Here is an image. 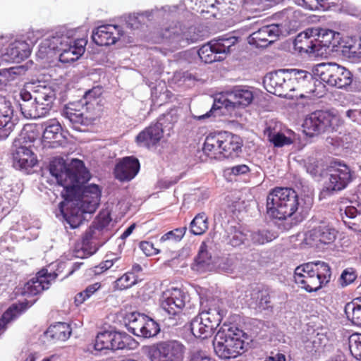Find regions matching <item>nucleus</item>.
I'll use <instances>...</instances> for the list:
<instances>
[{"label":"nucleus","mask_w":361,"mask_h":361,"mask_svg":"<svg viewBox=\"0 0 361 361\" xmlns=\"http://www.w3.org/2000/svg\"><path fill=\"white\" fill-rule=\"evenodd\" d=\"M50 174L59 185L63 187L61 192L64 201L59 204V214L71 228L80 226L85 219L84 214L94 213L99 206L101 191L95 184L84 185L90 178L84 163L73 159L66 164L62 158H55L49 164Z\"/></svg>","instance_id":"nucleus-1"},{"label":"nucleus","mask_w":361,"mask_h":361,"mask_svg":"<svg viewBox=\"0 0 361 361\" xmlns=\"http://www.w3.org/2000/svg\"><path fill=\"white\" fill-rule=\"evenodd\" d=\"M313 204L310 196L299 197L290 188H276L267 198V213L279 220L286 219L294 215L296 221H301L308 214Z\"/></svg>","instance_id":"nucleus-2"},{"label":"nucleus","mask_w":361,"mask_h":361,"mask_svg":"<svg viewBox=\"0 0 361 361\" xmlns=\"http://www.w3.org/2000/svg\"><path fill=\"white\" fill-rule=\"evenodd\" d=\"M75 32L66 27H59L49 33L41 42L37 56L44 59L59 54L63 63L73 62L84 54L87 40L74 37Z\"/></svg>","instance_id":"nucleus-3"},{"label":"nucleus","mask_w":361,"mask_h":361,"mask_svg":"<svg viewBox=\"0 0 361 361\" xmlns=\"http://www.w3.org/2000/svg\"><path fill=\"white\" fill-rule=\"evenodd\" d=\"M343 37L341 33L332 30L313 27L300 33L295 39V46L300 52L319 55L323 47L338 51Z\"/></svg>","instance_id":"nucleus-4"},{"label":"nucleus","mask_w":361,"mask_h":361,"mask_svg":"<svg viewBox=\"0 0 361 361\" xmlns=\"http://www.w3.org/2000/svg\"><path fill=\"white\" fill-rule=\"evenodd\" d=\"M331 276L329 264L320 261L301 264L294 271L295 282L308 293L316 292L326 286Z\"/></svg>","instance_id":"nucleus-5"},{"label":"nucleus","mask_w":361,"mask_h":361,"mask_svg":"<svg viewBox=\"0 0 361 361\" xmlns=\"http://www.w3.org/2000/svg\"><path fill=\"white\" fill-rule=\"evenodd\" d=\"M245 334L235 326L224 324L213 342L216 355L221 359L235 358L245 351Z\"/></svg>","instance_id":"nucleus-6"},{"label":"nucleus","mask_w":361,"mask_h":361,"mask_svg":"<svg viewBox=\"0 0 361 361\" xmlns=\"http://www.w3.org/2000/svg\"><path fill=\"white\" fill-rule=\"evenodd\" d=\"M254 97L255 92L252 87L245 85L233 86L216 94L210 111L198 116L197 119L209 118L214 111L223 106L228 111L245 108L252 104Z\"/></svg>","instance_id":"nucleus-7"},{"label":"nucleus","mask_w":361,"mask_h":361,"mask_svg":"<svg viewBox=\"0 0 361 361\" xmlns=\"http://www.w3.org/2000/svg\"><path fill=\"white\" fill-rule=\"evenodd\" d=\"M161 43L166 50L174 51L180 47H184L190 43L202 39L203 35L195 26L183 27L179 23H175L165 28L161 32Z\"/></svg>","instance_id":"nucleus-8"},{"label":"nucleus","mask_w":361,"mask_h":361,"mask_svg":"<svg viewBox=\"0 0 361 361\" xmlns=\"http://www.w3.org/2000/svg\"><path fill=\"white\" fill-rule=\"evenodd\" d=\"M314 75L322 82L338 88H344L352 82V74L336 63H321L313 68Z\"/></svg>","instance_id":"nucleus-9"},{"label":"nucleus","mask_w":361,"mask_h":361,"mask_svg":"<svg viewBox=\"0 0 361 361\" xmlns=\"http://www.w3.org/2000/svg\"><path fill=\"white\" fill-rule=\"evenodd\" d=\"M224 317L219 307L202 311L190 322L191 332L196 338H207L213 335Z\"/></svg>","instance_id":"nucleus-10"},{"label":"nucleus","mask_w":361,"mask_h":361,"mask_svg":"<svg viewBox=\"0 0 361 361\" xmlns=\"http://www.w3.org/2000/svg\"><path fill=\"white\" fill-rule=\"evenodd\" d=\"M110 217L109 214H99L92 225L85 232L82 238V244L80 249H77L75 255L78 258H87L97 250V247L94 238L99 237L102 231L110 222Z\"/></svg>","instance_id":"nucleus-11"},{"label":"nucleus","mask_w":361,"mask_h":361,"mask_svg":"<svg viewBox=\"0 0 361 361\" xmlns=\"http://www.w3.org/2000/svg\"><path fill=\"white\" fill-rule=\"evenodd\" d=\"M134 343L131 336L126 333L105 331L97 335L94 349L97 351H115L125 348L130 349Z\"/></svg>","instance_id":"nucleus-12"},{"label":"nucleus","mask_w":361,"mask_h":361,"mask_svg":"<svg viewBox=\"0 0 361 361\" xmlns=\"http://www.w3.org/2000/svg\"><path fill=\"white\" fill-rule=\"evenodd\" d=\"M353 171L350 167L341 161L336 162L329 169L324 190L329 193L344 190L353 180Z\"/></svg>","instance_id":"nucleus-13"},{"label":"nucleus","mask_w":361,"mask_h":361,"mask_svg":"<svg viewBox=\"0 0 361 361\" xmlns=\"http://www.w3.org/2000/svg\"><path fill=\"white\" fill-rule=\"evenodd\" d=\"M185 347L177 341H167L157 343L149 351L151 361H181Z\"/></svg>","instance_id":"nucleus-14"},{"label":"nucleus","mask_w":361,"mask_h":361,"mask_svg":"<svg viewBox=\"0 0 361 361\" xmlns=\"http://www.w3.org/2000/svg\"><path fill=\"white\" fill-rule=\"evenodd\" d=\"M26 88L31 92L35 102L49 114L56 97V87L45 82L38 81L27 85Z\"/></svg>","instance_id":"nucleus-15"},{"label":"nucleus","mask_w":361,"mask_h":361,"mask_svg":"<svg viewBox=\"0 0 361 361\" xmlns=\"http://www.w3.org/2000/svg\"><path fill=\"white\" fill-rule=\"evenodd\" d=\"M333 117L325 111H316L309 114L302 123L303 132L310 137L319 135L331 129Z\"/></svg>","instance_id":"nucleus-16"},{"label":"nucleus","mask_w":361,"mask_h":361,"mask_svg":"<svg viewBox=\"0 0 361 361\" xmlns=\"http://www.w3.org/2000/svg\"><path fill=\"white\" fill-rule=\"evenodd\" d=\"M188 295L181 289L171 288L165 290L161 296V307L169 316V319L178 316L185 307Z\"/></svg>","instance_id":"nucleus-17"},{"label":"nucleus","mask_w":361,"mask_h":361,"mask_svg":"<svg viewBox=\"0 0 361 361\" xmlns=\"http://www.w3.org/2000/svg\"><path fill=\"white\" fill-rule=\"evenodd\" d=\"M338 231L328 222L321 221L305 234V241L311 245H329L334 242Z\"/></svg>","instance_id":"nucleus-18"},{"label":"nucleus","mask_w":361,"mask_h":361,"mask_svg":"<svg viewBox=\"0 0 361 361\" xmlns=\"http://www.w3.org/2000/svg\"><path fill=\"white\" fill-rule=\"evenodd\" d=\"M263 82L269 92L279 97L284 96V92L292 90L288 82L287 69H280L269 73L265 75Z\"/></svg>","instance_id":"nucleus-19"},{"label":"nucleus","mask_w":361,"mask_h":361,"mask_svg":"<svg viewBox=\"0 0 361 361\" xmlns=\"http://www.w3.org/2000/svg\"><path fill=\"white\" fill-rule=\"evenodd\" d=\"M123 35L124 32L121 26L107 24L94 29L92 38L99 46H109L115 44Z\"/></svg>","instance_id":"nucleus-20"},{"label":"nucleus","mask_w":361,"mask_h":361,"mask_svg":"<svg viewBox=\"0 0 361 361\" xmlns=\"http://www.w3.org/2000/svg\"><path fill=\"white\" fill-rule=\"evenodd\" d=\"M57 277L55 272L48 273L47 269L39 271L35 277L28 281L24 286L23 293L27 295H35L44 290L48 289L51 281Z\"/></svg>","instance_id":"nucleus-21"},{"label":"nucleus","mask_w":361,"mask_h":361,"mask_svg":"<svg viewBox=\"0 0 361 361\" xmlns=\"http://www.w3.org/2000/svg\"><path fill=\"white\" fill-rule=\"evenodd\" d=\"M281 33L279 24L264 25L250 35L249 43L258 47H266L274 42Z\"/></svg>","instance_id":"nucleus-22"},{"label":"nucleus","mask_w":361,"mask_h":361,"mask_svg":"<svg viewBox=\"0 0 361 361\" xmlns=\"http://www.w3.org/2000/svg\"><path fill=\"white\" fill-rule=\"evenodd\" d=\"M163 119L160 118L157 123L145 128L136 136L135 140L139 146L149 149L159 142L164 133Z\"/></svg>","instance_id":"nucleus-23"},{"label":"nucleus","mask_w":361,"mask_h":361,"mask_svg":"<svg viewBox=\"0 0 361 361\" xmlns=\"http://www.w3.org/2000/svg\"><path fill=\"white\" fill-rule=\"evenodd\" d=\"M21 102L19 103L20 111L27 118L37 119L48 114L44 109L37 104L31 92L27 89H22L19 94Z\"/></svg>","instance_id":"nucleus-24"},{"label":"nucleus","mask_w":361,"mask_h":361,"mask_svg":"<svg viewBox=\"0 0 361 361\" xmlns=\"http://www.w3.org/2000/svg\"><path fill=\"white\" fill-rule=\"evenodd\" d=\"M102 90L101 87H94L85 93L83 97L78 102V105L81 106L87 113H90V115L96 118L100 115L102 111Z\"/></svg>","instance_id":"nucleus-25"},{"label":"nucleus","mask_w":361,"mask_h":361,"mask_svg":"<svg viewBox=\"0 0 361 361\" xmlns=\"http://www.w3.org/2000/svg\"><path fill=\"white\" fill-rule=\"evenodd\" d=\"M13 113L11 102L0 95V140L6 139L15 127Z\"/></svg>","instance_id":"nucleus-26"},{"label":"nucleus","mask_w":361,"mask_h":361,"mask_svg":"<svg viewBox=\"0 0 361 361\" xmlns=\"http://www.w3.org/2000/svg\"><path fill=\"white\" fill-rule=\"evenodd\" d=\"M140 170V162L137 158L126 157L116 165L115 177L120 181H129L134 178Z\"/></svg>","instance_id":"nucleus-27"},{"label":"nucleus","mask_w":361,"mask_h":361,"mask_svg":"<svg viewBox=\"0 0 361 361\" xmlns=\"http://www.w3.org/2000/svg\"><path fill=\"white\" fill-rule=\"evenodd\" d=\"M13 166L16 169L26 170L32 168L37 163L35 154L27 146L13 147Z\"/></svg>","instance_id":"nucleus-28"},{"label":"nucleus","mask_w":361,"mask_h":361,"mask_svg":"<svg viewBox=\"0 0 361 361\" xmlns=\"http://www.w3.org/2000/svg\"><path fill=\"white\" fill-rule=\"evenodd\" d=\"M176 10V6H166L162 7L161 10L155 9L146 11L143 13L129 14L126 18V27L130 30H137L141 26V25L145 24L147 20H149V18L154 14L159 15V13L161 11L164 13H171Z\"/></svg>","instance_id":"nucleus-29"},{"label":"nucleus","mask_w":361,"mask_h":361,"mask_svg":"<svg viewBox=\"0 0 361 361\" xmlns=\"http://www.w3.org/2000/svg\"><path fill=\"white\" fill-rule=\"evenodd\" d=\"M36 40L27 42L25 40H16L10 44L6 52L4 54L5 60L20 61L27 58L30 54V47Z\"/></svg>","instance_id":"nucleus-30"},{"label":"nucleus","mask_w":361,"mask_h":361,"mask_svg":"<svg viewBox=\"0 0 361 361\" xmlns=\"http://www.w3.org/2000/svg\"><path fill=\"white\" fill-rule=\"evenodd\" d=\"M242 140L236 135L222 132L221 155L225 158H234L241 152Z\"/></svg>","instance_id":"nucleus-31"},{"label":"nucleus","mask_w":361,"mask_h":361,"mask_svg":"<svg viewBox=\"0 0 361 361\" xmlns=\"http://www.w3.org/2000/svg\"><path fill=\"white\" fill-rule=\"evenodd\" d=\"M62 115L73 124L86 125L87 120H94L95 117L82 109L78 102L70 103L63 110Z\"/></svg>","instance_id":"nucleus-32"},{"label":"nucleus","mask_w":361,"mask_h":361,"mask_svg":"<svg viewBox=\"0 0 361 361\" xmlns=\"http://www.w3.org/2000/svg\"><path fill=\"white\" fill-rule=\"evenodd\" d=\"M353 198L357 207L350 205L344 209H341V216L345 225L355 231V226L353 225L354 219L361 214V183L357 186Z\"/></svg>","instance_id":"nucleus-33"},{"label":"nucleus","mask_w":361,"mask_h":361,"mask_svg":"<svg viewBox=\"0 0 361 361\" xmlns=\"http://www.w3.org/2000/svg\"><path fill=\"white\" fill-rule=\"evenodd\" d=\"M222 132L209 134L204 140L203 151L207 156L218 158L221 155Z\"/></svg>","instance_id":"nucleus-34"},{"label":"nucleus","mask_w":361,"mask_h":361,"mask_svg":"<svg viewBox=\"0 0 361 361\" xmlns=\"http://www.w3.org/2000/svg\"><path fill=\"white\" fill-rule=\"evenodd\" d=\"M212 256L207 250L206 242L203 241L200 246L198 254L192 268L198 272H204L212 269Z\"/></svg>","instance_id":"nucleus-35"},{"label":"nucleus","mask_w":361,"mask_h":361,"mask_svg":"<svg viewBox=\"0 0 361 361\" xmlns=\"http://www.w3.org/2000/svg\"><path fill=\"white\" fill-rule=\"evenodd\" d=\"M36 137L35 127L30 124L25 125L18 137L15 138L13 147L27 146L28 149H30Z\"/></svg>","instance_id":"nucleus-36"},{"label":"nucleus","mask_w":361,"mask_h":361,"mask_svg":"<svg viewBox=\"0 0 361 361\" xmlns=\"http://www.w3.org/2000/svg\"><path fill=\"white\" fill-rule=\"evenodd\" d=\"M339 51L348 58H361V39L343 38Z\"/></svg>","instance_id":"nucleus-37"},{"label":"nucleus","mask_w":361,"mask_h":361,"mask_svg":"<svg viewBox=\"0 0 361 361\" xmlns=\"http://www.w3.org/2000/svg\"><path fill=\"white\" fill-rule=\"evenodd\" d=\"M71 334V329L70 326L64 322H59L50 326L45 332L47 338L61 341H66Z\"/></svg>","instance_id":"nucleus-38"},{"label":"nucleus","mask_w":361,"mask_h":361,"mask_svg":"<svg viewBox=\"0 0 361 361\" xmlns=\"http://www.w3.org/2000/svg\"><path fill=\"white\" fill-rule=\"evenodd\" d=\"M276 238V234L269 227H262L252 231H249L250 242L254 245H264L272 241Z\"/></svg>","instance_id":"nucleus-39"},{"label":"nucleus","mask_w":361,"mask_h":361,"mask_svg":"<svg viewBox=\"0 0 361 361\" xmlns=\"http://www.w3.org/2000/svg\"><path fill=\"white\" fill-rule=\"evenodd\" d=\"M227 243L233 247H238L241 245H249V231L242 230L240 228L231 226L227 233Z\"/></svg>","instance_id":"nucleus-40"},{"label":"nucleus","mask_w":361,"mask_h":361,"mask_svg":"<svg viewBox=\"0 0 361 361\" xmlns=\"http://www.w3.org/2000/svg\"><path fill=\"white\" fill-rule=\"evenodd\" d=\"M26 309L24 302L14 303L3 314L0 319V336L5 331L6 324L19 317Z\"/></svg>","instance_id":"nucleus-41"},{"label":"nucleus","mask_w":361,"mask_h":361,"mask_svg":"<svg viewBox=\"0 0 361 361\" xmlns=\"http://www.w3.org/2000/svg\"><path fill=\"white\" fill-rule=\"evenodd\" d=\"M198 55L201 60L206 63L221 61L224 59V56L219 55L218 49L215 47L213 40L202 45L198 50Z\"/></svg>","instance_id":"nucleus-42"},{"label":"nucleus","mask_w":361,"mask_h":361,"mask_svg":"<svg viewBox=\"0 0 361 361\" xmlns=\"http://www.w3.org/2000/svg\"><path fill=\"white\" fill-rule=\"evenodd\" d=\"M42 126L44 127L42 135L44 140L50 142L61 137V126L56 119L48 120L42 124Z\"/></svg>","instance_id":"nucleus-43"},{"label":"nucleus","mask_w":361,"mask_h":361,"mask_svg":"<svg viewBox=\"0 0 361 361\" xmlns=\"http://www.w3.org/2000/svg\"><path fill=\"white\" fill-rule=\"evenodd\" d=\"M128 330L135 336H140L142 327L147 319V316L138 312H131L126 315Z\"/></svg>","instance_id":"nucleus-44"},{"label":"nucleus","mask_w":361,"mask_h":361,"mask_svg":"<svg viewBox=\"0 0 361 361\" xmlns=\"http://www.w3.org/2000/svg\"><path fill=\"white\" fill-rule=\"evenodd\" d=\"M344 311L348 320L353 324L361 326V300H354L347 303Z\"/></svg>","instance_id":"nucleus-45"},{"label":"nucleus","mask_w":361,"mask_h":361,"mask_svg":"<svg viewBox=\"0 0 361 361\" xmlns=\"http://www.w3.org/2000/svg\"><path fill=\"white\" fill-rule=\"evenodd\" d=\"M215 47L218 49L220 56H224L231 51L232 46L238 41V38L233 35H226L213 40Z\"/></svg>","instance_id":"nucleus-46"},{"label":"nucleus","mask_w":361,"mask_h":361,"mask_svg":"<svg viewBox=\"0 0 361 361\" xmlns=\"http://www.w3.org/2000/svg\"><path fill=\"white\" fill-rule=\"evenodd\" d=\"M207 216L205 213L197 214L190 224V232L196 235H202L208 229Z\"/></svg>","instance_id":"nucleus-47"},{"label":"nucleus","mask_w":361,"mask_h":361,"mask_svg":"<svg viewBox=\"0 0 361 361\" xmlns=\"http://www.w3.org/2000/svg\"><path fill=\"white\" fill-rule=\"evenodd\" d=\"M187 228L185 226L177 228L170 231L159 238V243L163 246H167L171 243L180 242L185 234Z\"/></svg>","instance_id":"nucleus-48"},{"label":"nucleus","mask_w":361,"mask_h":361,"mask_svg":"<svg viewBox=\"0 0 361 361\" xmlns=\"http://www.w3.org/2000/svg\"><path fill=\"white\" fill-rule=\"evenodd\" d=\"M141 333L139 337L150 338L155 336L160 331L159 324L152 318L147 316V319L141 328Z\"/></svg>","instance_id":"nucleus-49"},{"label":"nucleus","mask_w":361,"mask_h":361,"mask_svg":"<svg viewBox=\"0 0 361 361\" xmlns=\"http://www.w3.org/2000/svg\"><path fill=\"white\" fill-rule=\"evenodd\" d=\"M267 135L268 140L275 147H282L293 142L291 137L286 136L282 133L269 131Z\"/></svg>","instance_id":"nucleus-50"},{"label":"nucleus","mask_w":361,"mask_h":361,"mask_svg":"<svg viewBox=\"0 0 361 361\" xmlns=\"http://www.w3.org/2000/svg\"><path fill=\"white\" fill-rule=\"evenodd\" d=\"M137 280L133 272H127L115 281L114 288L118 290L129 288L137 283Z\"/></svg>","instance_id":"nucleus-51"},{"label":"nucleus","mask_w":361,"mask_h":361,"mask_svg":"<svg viewBox=\"0 0 361 361\" xmlns=\"http://www.w3.org/2000/svg\"><path fill=\"white\" fill-rule=\"evenodd\" d=\"M348 348L352 356L361 360V334H353L349 336Z\"/></svg>","instance_id":"nucleus-52"},{"label":"nucleus","mask_w":361,"mask_h":361,"mask_svg":"<svg viewBox=\"0 0 361 361\" xmlns=\"http://www.w3.org/2000/svg\"><path fill=\"white\" fill-rule=\"evenodd\" d=\"M21 68V66H15L0 69V88L6 86L8 82L13 80L16 75L20 73Z\"/></svg>","instance_id":"nucleus-53"},{"label":"nucleus","mask_w":361,"mask_h":361,"mask_svg":"<svg viewBox=\"0 0 361 361\" xmlns=\"http://www.w3.org/2000/svg\"><path fill=\"white\" fill-rule=\"evenodd\" d=\"M101 288L99 283H94L88 286L84 290L78 293L75 297V302L77 305L82 304L90 298L97 290Z\"/></svg>","instance_id":"nucleus-54"},{"label":"nucleus","mask_w":361,"mask_h":361,"mask_svg":"<svg viewBox=\"0 0 361 361\" xmlns=\"http://www.w3.org/2000/svg\"><path fill=\"white\" fill-rule=\"evenodd\" d=\"M288 73V82L296 81L298 82H305L309 79H312L311 73L295 68L287 69Z\"/></svg>","instance_id":"nucleus-55"},{"label":"nucleus","mask_w":361,"mask_h":361,"mask_svg":"<svg viewBox=\"0 0 361 361\" xmlns=\"http://www.w3.org/2000/svg\"><path fill=\"white\" fill-rule=\"evenodd\" d=\"M357 277L356 270L353 267L345 269L339 278V283L342 287H345L353 283Z\"/></svg>","instance_id":"nucleus-56"},{"label":"nucleus","mask_w":361,"mask_h":361,"mask_svg":"<svg viewBox=\"0 0 361 361\" xmlns=\"http://www.w3.org/2000/svg\"><path fill=\"white\" fill-rule=\"evenodd\" d=\"M326 0H295V2L299 6L305 7L310 10L318 9L323 6V3Z\"/></svg>","instance_id":"nucleus-57"},{"label":"nucleus","mask_w":361,"mask_h":361,"mask_svg":"<svg viewBox=\"0 0 361 361\" xmlns=\"http://www.w3.org/2000/svg\"><path fill=\"white\" fill-rule=\"evenodd\" d=\"M140 250L147 255L152 256L157 255L160 250L154 247V244L149 241H142L139 245Z\"/></svg>","instance_id":"nucleus-58"},{"label":"nucleus","mask_w":361,"mask_h":361,"mask_svg":"<svg viewBox=\"0 0 361 361\" xmlns=\"http://www.w3.org/2000/svg\"><path fill=\"white\" fill-rule=\"evenodd\" d=\"M249 167L245 164L236 165L230 168H227L225 172L228 174L234 176L244 175L249 172Z\"/></svg>","instance_id":"nucleus-59"},{"label":"nucleus","mask_w":361,"mask_h":361,"mask_svg":"<svg viewBox=\"0 0 361 361\" xmlns=\"http://www.w3.org/2000/svg\"><path fill=\"white\" fill-rule=\"evenodd\" d=\"M236 259L234 257L224 258L219 264L220 268L226 272H233L235 269Z\"/></svg>","instance_id":"nucleus-60"},{"label":"nucleus","mask_w":361,"mask_h":361,"mask_svg":"<svg viewBox=\"0 0 361 361\" xmlns=\"http://www.w3.org/2000/svg\"><path fill=\"white\" fill-rule=\"evenodd\" d=\"M117 260V258L105 260L104 262H102L99 266L94 267V273L96 274H99L108 270L114 265V262Z\"/></svg>","instance_id":"nucleus-61"},{"label":"nucleus","mask_w":361,"mask_h":361,"mask_svg":"<svg viewBox=\"0 0 361 361\" xmlns=\"http://www.w3.org/2000/svg\"><path fill=\"white\" fill-rule=\"evenodd\" d=\"M190 361H215L209 355H207L205 352L203 351H196L192 353L190 357Z\"/></svg>","instance_id":"nucleus-62"},{"label":"nucleus","mask_w":361,"mask_h":361,"mask_svg":"<svg viewBox=\"0 0 361 361\" xmlns=\"http://www.w3.org/2000/svg\"><path fill=\"white\" fill-rule=\"evenodd\" d=\"M307 172L309 173L313 177L319 176V170L317 164L315 161L313 162L309 161L305 165Z\"/></svg>","instance_id":"nucleus-63"},{"label":"nucleus","mask_w":361,"mask_h":361,"mask_svg":"<svg viewBox=\"0 0 361 361\" xmlns=\"http://www.w3.org/2000/svg\"><path fill=\"white\" fill-rule=\"evenodd\" d=\"M173 77L174 79L177 81L183 80V82H185L187 80H195V77L192 76V74L188 73V71L176 72Z\"/></svg>","instance_id":"nucleus-64"}]
</instances>
